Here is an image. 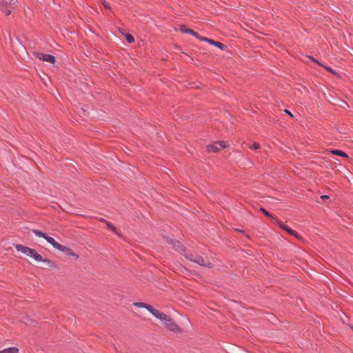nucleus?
Segmentation results:
<instances>
[{
  "label": "nucleus",
  "instance_id": "nucleus-1",
  "mask_svg": "<svg viewBox=\"0 0 353 353\" xmlns=\"http://www.w3.org/2000/svg\"><path fill=\"white\" fill-rule=\"evenodd\" d=\"M15 248L18 252H20L30 256V258L33 259L35 261L43 263L45 266L47 268H54L57 266L54 262L52 261L51 260L47 258H43L34 249L20 244L15 245Z\"/></svg>",
  "mask_w": 353,
  "mask_h": 353
},
{
  "label": "nucleus",
  "instance_id": "nucleus-2",
  "mask_svg": "<svg viewBox=\"0 0 353 353\" xmlns=\"http://www.w3.org/2000/svg\"><path fill=\"white\" fill-rule=\"evenodd\" d=\"M186 258L201 266L206 268H211L212 263L208 259L193 254H188L185 255Z\"/></svg>",
  "mask_w": 353,
  "mask_h": 353
},
{
  "label": "nucleus",
  "instance_id": "nucleus-3",
  "mask_svg": "<svg viewBox=\"0 0 353 353\" xmlns=\"http://www.w3.org/2000/svg\"><path fill=\"white\" fill-rule=\"evenodd\" d=\"M32 232L38 237L43 238L49 243L54 248L57 250L62 249V245L57 242L52 237L48 236L46 233L42 232L39 230H33Z\"/></svg>",
  "mask_w": 353,
  "mask_h": 353
},
{
  "label": "nucleus",
  "instance_id": "nucleus-4",
  "mask_svg": "<svg viewBox=\"0 0 353 353\" xmlns=\"http://www.w3.org/2000/svg\"><path fill=\"white\" fill-rule=\"evenodd\" d=\"M228 147V145L224 141L214 142L211 145L207 146V151L208 152H217L223 148Z\"/></svg>",
  "mask_w": 353,
  "mask_h": 353
},
{
  "label": "nucleus",
  "instance_id": "nucleus-5",
  "mask_svg": "<svg viewBox=\"0 0 353 353\" xmlns=\"http://www.w3.org/2000/svg\"><path fill=\"white\" fill-rule=\"evenodd\" d=\"M163 324L166 328L169 329L170 330L174 332L178 333L181 331L179 326L170 316L166 321H164Z\"/></svg>",
  "mask_w": 353,
  "mask_h": 353
},
{
  "label": "nucleus",
  "instance_id": "nucleus-6",
  "mask_svg": "<svg viewBox=\"0 0 353 353\" xmlns=\"http://www.w3.org/2000/svg\"><path fill=\"white\" fill-rule=\"evenodd\" d=\"M34 57L41 61L50 62L52 63H54L55 61V57L51 54H47L40 52H34Z\"/></svg>",
  "mask_w": 353,
  "mask_h": 353
},
{
  "label": "nucleus",
  "instance_id": "nucleus-7",
  "mask_svg": "<svg viewBox=\"0 0 353 353\" xmlns=\"http://www.w3.org/2000/svg\"><path fill=\"white\" fill-rule=\"evenodd\" d=\"M277 224L281 229L286 231L288 234L294 236L297 239H300L299 234L296 231L284 225L281 221H277Z\"/></svg>",
  "mask_w": 353,
  "mask_h": 353
},
{
  "label": "nucleus",
  "instance_id": "nucleus-8",
  "mask_svg": "<svg viewBox=\"0 0 353 353\" xmlns=\"http://www.w3.org/2000/svg\"><path fill=\"white\" fill-rule=\"evenodd\" d=\"M200 39L202 41H207L208 43H209L212 45H214L221 50H225V48H226V46L221 42L215 41L212 39H210L208 38H205V37L200 38Z\"/></svg>",
  "mask_w": 353,
  "mask_h": 353
},
{
  "label": "nucleus",
  "instance_id": "nucleus-9",
  "mask_svg": "<svg viewBox=\"0 0 353 353\" xmlns=\"http://www.w3.org/2000/svg\"><path fill=\"white\" fill-rule=\"evenodd\" d=\"M152 315H154L156 318L159 319L161 322L164 323V321H166L169 316L166 315L165 314L154 309L152 313Z\"/></svg>",
  "mask_w": 353,
  "mask_h": 353
},
{
  "label": "nucleus",
  "instance_id": "nucleus-10",
  "mask_svg": "<svg viewBox=\"0 0 353 353\" xmlns=\"http://www.w3.org/2000/svg\"><path fill=\"white\" fill-rule=\"evenodd\" d=\"M59 250L65 252L68 256L75 257L76 259L79 258V256L68 247L62 245V249H59Z\"/></svg>",
  "mask_w": 353,
  "mask_h": 353
},
{
  "label": "nucleus",
  "instance_id": "nucleus-11",
  "mask_svg": "<svg viewBox=\"0 0 353 353\" xmlns=\"http://www.w3.org/2000/svg\"><path fill=\"white\" fill-rule=\"evenodd\" d=\"M180 30L183 32V33H188V34H192L194 37L198 38L200 39V37L198 35V34L196 32H195L194 31H193L191 29H189L188 28H186L185 26H181L180 27Z\"/></svg>",
  "mask_w": 353,
  "mask_h": 353
},
{
  "label": "nucleus",
  "instance_id": "nucleus-12",
  "mask_svg": "<svg viewBox=\"0 0 353 353\" xmlns=\"http://www.w3.org/2000/svg\"><path fill=\"white\" fill-rule=\"evenodd\" d=\"M134 305H136L137 307H143V308H145L147 309L151 314L152 313V311L154 310V308L150 305H148V304H145V303H140V302H138V303H134Z\"/></svg>",
  "mask_w": 353,
  "mask_h": 353
},
{
  "label": "nucleus",
  "instance_id": "nucleus-13",
  "mask_svg": "<svg viewBox=\"0 0 353 353\" xmlns=\"http://www.w3.org/2000/svg\"><path fill=\"white\" fill-rule=\"evenodd\" d=\"M19 350L17 347H12L4 349L0 353H19Z\"/></svg>",
  "mask_w": 353,
  "mask_h": 353
},
{
  "label": "nucleus",
  "instance_id": "nucleus-14",
  "mask_svg": "<svg viewBox=\"0 0 353 353\" xmlns=\"http://www.w3.org/2000/svg\"><path fill=\"white\" fill-rule=\"evenodd\" d=\"M6 3L0 2V10H1L6 15H10L11 14V10L5 8Z\"/></svg>",
  "mask_w": 353,
  "mask_h": 353
},
{
  "label": "nucleus",
  "instance_id": "nucleus-15",
  "mask_svg": "<svg viewBox=\"0 0 353 353\" xmlns=\"http://www.w3.org/2000/svg\"><path fill=\"white\" fill-rule=\"evenodd\" d=\"M330 152L332 154H336V155L341 156V157H348L346 153H345L344 152H343L341 150H335L330 151Z\"/></svg>",
  "mask_w": 353,
  "mask_h": 353
},
{
  "label": "nucleus",
  "instance_id": "nucleus-16",
  "mask_svg": "<svg viewBox=\"0 0 353 353\" xmlns=\"http://www.w3.org/2000/svg\"><path fill=\"white\" fill-rule=\"evenodd\" d=\"M172 243H173V246L174 247V248L176 250H183V245H181V243L178 241H172Z\"/></svg>",
  "mask_w": 353,
  "mask_h": 353
},
{
  "label": "nucleus",
  "instance_id": "nucleus-17",
  "mask_svg": "<svg viewBox=\"0 0 353 353\" xmlns=\"http://www.w3.org/2000/svg\"><path fill=\"white\" fill-rule=\"evenodd\" d=\"M125 37L128 43H132L134 41V39L131 34H126Z\"/></svg>",
  "mask_w": 353,
  "mask_h": 353
},
{
  "label": "nucleus",
  "instance_id": "nucleus-18",
  "mask_svg": "<svg viewBox=\"0 0 353 353\" xmlns=\"http://www.w3.org/2000/svg\"><path fill=\"white\" fill-rule=\"evenodd\" d=\"M248 147L252 150H258L260 148V145L257 143L248 145Z\"/></svg>",
  "mask_w": 353,
  "mask_h": 353
},
{
  "label": "nucleus",
  "instance_id": "nucleus-19",
  "mask_svg": "<svg viewBox=\"0 0 353 353\" xmlns=\"http://www.w3.org/2000/svg\"><path fill=\"white\" fill-rule=\"evenodd\" d=\"M105 223L108 229L112 230L115 233L117 232L115 227L111 223L105 221Z\"/></svg>",
  "mask_w": 353,
  "mask_h": 353
},
{
  "label": "nucleus",
  "instance_id": "nucleus-20",
  "mask_svg": "<svg viewBox=\"0 0 353 353\" xmlns=\"http://www.w3.org/2000/svg\"><path fill=\"white\" fill-rule=\"evenodd\" d=\"M22 321L26 323V325H31L32 321L30 319L28 316H24L22 319Z\"/></svg>",
  "mask_w": 353,
  "mask_h": 353
},
{
  "label": "nucleus",
  "instance_id": "nucleus-21",
  "mask_svg": "<svg viewBox=\"0 0 353 353\" xmlns=\"http://www.w3.org/2000/svg\"><path fill=\"white\" fill-rule=\"evenodd\" d=\"M261 212H263L265 216H268V217H271V218L274 219V218L272 217V215H270V214H269V212H268V211H266V210H265V209H264V208H261Z\"/></svg>",
  "mask_w": 353,
  "mask_h": 353
},
{
  "label": "nucleus",
  "instance_id": "nucleus-22",
  "mask_svg": "<svg viewBox=\"0 0 353 353\" xmlns=\"http://www.w3.org/2000/svg\"><path fill=\"white\" fill-rule=\"evenodd\" d=\"M102 4L103 5V6H104L106 9H109V8H110V7H109L108 4L106 2L103 1V2H102Z\"/></svg>",
  "mask_w": 353,
  "mask_h": 353
},
{
  "label": "nucleus",
  "instance_id": "nucleus-23",
  "mask_svg": "<svg viewBox=\"0 0 353 353\" xmlns=\"http://www.w3.org/2000/svg\"><path fill=\"white\" fill-rule=\"evenodd\" d=\"M326 68V70L330 72H333V70H332V68H330V67H325Z\"/></svg>",
  "mask_w": 353,
  "mask_h": 353
},
{
  "label": "nucleus",
  "instance_id": "nucleus-24",
  "mask_svg": "<svg viewBox=\"0 0 353 353\" xmlns=\"http://www.w3.org/2000/svg\"><path fill=\"white\" fill-rule=\"evenodd\" d=\"M285 112H286L287 114H288L291 117H293L292 114L290 111H288V110H285Z\"/></svg>",
  "mask_w": 353,
  "mask_h": 353
},
{
  "label": "nucleus",
  "instance_id": "nucleus-25",
  "mask_svg": "<svg viewBox=\"0 0 353 353\" xmlns=\"http://www.w3.org/2000/svg\"><path fill=\"white\" fill-rule=\"evenodd\" d=\"M321 198L322 199H328V198H329V196H327V195H322V196H321Z\"/></svg>",
  "mask_w": 353,
  "mask_h": 353
},
{
  "label": "nucleus",
  "instance_id": "nucleus-26",
  "mask_svg": "<svg viewBox=\"0 0 353 353\" xmlns=\"http://www.w3.org/2000/svg\"><path fill=\"white\" fill-rule=\"evenodd\" d=\"M311 59H312V60L313 61H314V62L317 63H318L319 65H322L319 62H318V61H317L316 60H315L314 59H313V58H311Z\"/></svg>",
  "mask_w": 353,
  "mask_h": 353
}]
</instances>
